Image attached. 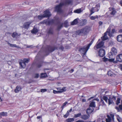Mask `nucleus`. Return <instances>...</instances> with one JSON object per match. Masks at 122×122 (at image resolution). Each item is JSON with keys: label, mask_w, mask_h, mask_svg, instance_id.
<instances>
[{"label": "nucleus", "mask_w": 122, "mask_h": 122, "mask_svg": "<svg viewBox=\"0 0 122 122\" xmlns=\"http://www.w3.org/2000/svg\"><path fill=\"white\" fill-rule=\"evenodd\" d=\"M100 103H102L103 105H104L105 104L102 99H101L100 100Z\"/></svg>", "instance_id": "nucleus-49"}, {"label": "nucleus", "mask_w": 122, "mask_h": 122, "mask_svg": "<svg viewBox=\"0 0 122 122\" xmlns=\"http://www.w3.org/2000/svg\"><path fill=\"white\" fill-rule=\"evenodd\" d=\"M116 12V11L115 10H113L112 11L110 14L112 15H114L115 14Z\"/></svg>", "instance_id": "nucleus-45"}, {"label": "nucleus", "mask_w": 122, "mask_h": 122, "mask_svg": "<svg viewBox=\"0 0 122 122\" xmlns=\"http://www.w3.org/2000/svg\"><path fill=\"white\" fill-rule=\"evenodd\" d=\"M120 5L122 6V0H121L120 1Z\"/></svg>", "instance_id": "nucleus-64"}, {"label": "nucleus", "mask_w": 122, "mask_h": 122, "mask_svg": "<svg viewBox=\"0 0 122 122\" xmlns=\"http://www.w3.org/2000/svg\"><path fill=\"white\" fill-rule=\"evenodd\" d=\"M110 30V29L109 28H108L106 32L104 33V36L103 37H101V38L103 41H105L108 39V38L107 36V33L110 37H111L112 36V34L116 32L115 29H112V30L111 32Z\"/></svg>", "instance_id": "nucleus-2"}, {"label": "nucleus", "mask_w": 122, "mask_h": 122, "mask_svg": "<svg viewBox=\"0 0 122 122\" xmlns=\"http://www.w3.org/2000/svg\"><path fill=\"white\" fill-rule=\"evenodd\" d=\"M42 63L39 62L38 63L37 65V66L38 68H40L42 66Z\"/></svg>", "instance_id": "nucleus-40"}, {"label": "nucleus", "mask_w": 122, "mask_h": 122, "mask_svg": "<svg viewBox=\"0 0 122 122\" xmlns=\"http://www.w3.org/2000/svg\"><path fill=\"white\" fill-rule=\"evenodd\" d=\"M78 19L76 18L71 23V25H76L78 23Z\"/></svg>", "instance_id": "nucleus-19"}, {"label": "nucleus", "mask_w": 122, "mask_h": 122, "mask_svg": "<svg viewBox=\"0 0 122 122\" xmlns=\"http://www.w3.org/2000/svg\"><path fill=\"white\" fill-rule=\"evenodd\" d=\"M69 110L67 111V112L66 113V114L64 115L63 117L65 118H67L69 115Z\"/></svg>", "instance_id": "nucleus-36"}, {"label": "nucleus", "mask_w": 122, "mask_h": 122, "mask_svg": "<svg viewBox=\"0 0 122 122\" xmlns=\"http://www.w3.org/2000/svg\"><path fill=\"white\" fill-rule=\"evenodd\" d=\"M59 49H60L62 51H63L64 50V48L62 46H61V47L59 48Z\"/></svg>", "instance_id": "nucleus-55"}, {"label": "nucleus", "mask_w": 122, "mask_h": 122, "mask_svg": "<svg viewBox=\"0 0 122 122\" xmlns=\"http://www.w3.org/2000/svg\"><path fill=\"white\" fill-rule=\"evenodd\" d=\"M98 24H99V25L100 26L102 25L103 22L101 21H99L98 22Z\"/></svg>", "instance_id": "nucleus-54"}, {"label": "nucleus", "mask_w": 122, "mask_h": 122, "mask_svg": "<svg viewBox=\"0 0 122 122\" xmlns=\"http://www.w3.org/2000/svg\"><path fill=\"white\" fill-rule=\"evenodd\" d=\"M30 59H24L23 61L25 63H28L29 62Z\"/></svg>", "instance_id": "nucleus-39"}, {"label": "nucleus", "mask_w": 122, "mask_h": 122, "mask_svg": "<svg viewBox=\"0 0 122 122\" xmlns=\"http://www.w3.org/2000/svg\"><path fill=\"white\" fill-rule=\"evenodd\" d=\"M119 107L121 110H122V105H119Z\"/></svg>", "instance_id": "nucleus-57"}, {"label": "nucleus", "mask_w": 122, "mask_h": 122, "mask_svg": "<svg viewBox=\"0 0 122 122\" xmlns=\"http://www.w3.org/2000/svg\"><path fill=\"white\" fill-rule=\"evenodd\" d=\"M8 44L11 47H17V46L16 44H11L10 43H8Z\"/></svg>", "instance_id": "nucleus-42"}, {"label": "nucleus", "mask_w": 122, "mask_h": 122, "mask_svg": "<svg viewBox=\"0 0 122 122\" xmlns=\"http://www.w3.org/2000/svg\"><path fill=\"white\" fill-rule=\"evenodd\" d=\"M109 59L107 58L104 57L103 58V60L104 61L106 62L107 61H109Z\"/></svg>", "instance_id": "nucleus-47"}, {"label": "nucleus", "mask_w": 122, "mask_h": 122, "mask_svg": "<svg viewBox=\"0 0 122 122\" xmlns=\"http://www.w3.org/2000/svg\"><path fill=\"white\" fill-rule=\"evenodd\" d=\"M95 9L94 7H92L91 9L90 10L91 13L90 14V15H92L93 13H94L95 11H93Z\"/></svg>", "instance_id": "nucleus-37"}, {"label": "nucleus", "mask_w": 122, "mask_h": 122, "mask_svg": "<svg viewBox=\"0 0 122 122\" xmlns=\"http://www.w3.org/2000/svg\"><path fill=\"white\" fill-rule=\"evenodd\" d=\"M102 99L103 100H105L106 103L108 102L107 100L108 99V97L107 96H103Z\"/></svg>", "instance_id": "nucleus-34"}, {"label": "nucleus", "mask_w": 122, "mask_h": 122, "mask_svg": "<svg viewBox=\"0 0 122 122\" xmlns=\"http://www.w3.org/2000/svg\"><path fill=\"white\" fill-rule=\"evenodd\" d=\"M31 24L30 22H28L24 23L23 25V27L24 28L27 29Z\"/></svg>", "instance_id": "nucleus-15"}, {"label": "nucleus", "mask_w": 122, "mask_h": 122, "mask_svg": "<svg viewBox=\"0 0 122 122\" xmlns=\"http://www.w3.org/2000/svg\"><path fill=\"white\" fill-rule=\"evenodd\" d=\"M102 41H101L100 42H98V41L96 45L95 46L94 48L96 50L98 48H100L101 47H102L104 45V42L102 39Z\"/></svg>", "instance_id": "nucleus-5"}, {"label": "nucleus", "mask_w": 122, "mask_h": 122, "mask_svg": "<svg viewBox=\"0 0 122 122\" xmlns=\"http://www.w3.org/2000/svg\"><path fill=\"white\" fill-rule=\"evenodd\" d=\"M116 97L114 96L109 97L108 99V102L109 105L114 103V101L116 100Z\"/></svg>", "instance_id": "nucleus-8"}, {"label": "nucleus", "mask_w": 122, "mask_h": 122, "mask_svg": "<svg viewBox=\"0 0 122 122\" xmlns=\"http://www.w3.org/2000/svg\"><path fill=\"white\" fill-rule=\"evenodd\" d=\"M93 108H91L90 107H89L86 111L87 114H90L93 112Z\"/></svg>", "instance_id": "nucleus-17"}, {"label": "nucleus", "mask_w": 122, "mask_h": 122, "mask_svg": "<svg viewBox=\"0 0 122 122\" xmlns=\"http://www.w3.org/2000/svg\"><path fill=\"white\" fill-rule=\"evenodd\" d=\"M110 116L111 117L109 116L108 115H107V118L106 119V122H111V121L112 120L111 118L112 119V121H113V122H114V114H110Z\"/></svg>", "instance_id": "nucleus-9"}, {"label": "nucleus", "mask_w": 122, "mask_h": 122, "mask_svg": "<svg viewBox=\"0 0 122 122\" xmlns=\"http://www.w3.org/2000/svg\"><path fill=\"white\" fill-rule=\"evenodd\" d=\"M111 59H109V61L111 62H113L115 60L114 58H111Z\"/></svg>", "instance_id": "nucleus-48"}, {"label": "nucleus", "mask_w": 122, "mask_h": 122, "mask_svg": "<svg viewBox=\"0 0 122 122\" xmlns=\"http://www.w3.org/2000/svg\"><path fill=\"white\" fill-rule=\"evenodd\" d=\"M43 15H42L41 14L40 15L38 16V19L40 20H42L43 18H45V16Z\"/></svg>", "instance_id": "nucleus-27"}, {"label": "nucleus", "mask_w": 122, "mask_h": 122, "mask_svg": "<svg viewBox=\"0 0 122 122\" xmlns=\"http://www.w3.org/2000/svg\"><path fill=\"white\" fill-rule=\"evenodd\" d=\"M53 92L55 94L60 93L59 91H55V90H53Z\"/></svg>", "instance_id": "nucleus-53"}, {"label": "nucleus", "mask_w": 122, "mask_h": 122, "mask_svg": "<svg viewBox=\"0 0 122 122\" xmlns=\"http://www.w3.org/2000/svg\"><path fill=\"white\" fill-rule=\"evenodd\" d=\"M82 121L80 120H78L76 122H82Z\"/></svg>", "instance_id": "nucleus-63"}, {"label": "nucleus", "mask_w": 122, "mask_h": 122, "mask_svg": "<svg viewBox=\"0 0 122 122\" xmlns=\"http://www.w3.org/2000/svg\"><path fill=\"white\" fill-rule=\"evenodd\" d=\"M47 49L49 52H52L55 50L57 49V48L55 46H47Z\"/></svg>", "instance_id": "nucleus-10"}, {"label": "nucleus", "mask_w": 122, "mask_h": 122, "mask_svg": "<svg viewBox=\"0 0 122 122\" xmlns=\"http://www.w3.org/2000/svg\"><path fill=\"white\" fill-rule=\"evenodd\" d=\"M32 46L31 45L27 46V48H32Z\"/></svg>", "instance_id": "nucleus-58"}, {"label": "nucleus", "mask_w": 122, "mask_h": 122, "mask_svg": "<svg viewBox=\"0 0 122 122\" xmlns=\"http://www.w3.org/2000/svg\"><path fill=\"white\" fill-rule=\"evenodd\" d=\"M55 22L54 20L52 19L50 20H45L42 21L43 24H45L47 25H50L53 24Z\"/></svg>", "instance_id": "nucleus-6"}, {"label": "nucleus", "mask_w": 122, "mask_h": 122, "mask_svg": "<svg viewBox=\"0 0 122 122\" xmlns=\"http://www.w3.org/2000/svg\"><path fill=\"white\" fill-rule=\"evenodd\" d=\"M90 30V27L86 26L82 28L80 30H77L76 31V35H79L83 36L86 35Z\"/></svg>", "instance_id": "nucleus-1"}, {"label": "nucleus", "mask_w": 122, "mask_h": 122, "mask_svg": "<svg viewBox=\"0 0 122 122\" xmlns=\"http://www.w3.org/2000/svg\"><path fill=\"white\" fill-rule=\"evenodd\" d=\"M117 40L119 42H122V35L119 34L118 35L117 37Z\"/></svg>", "instance_id": "nucleus-16"}, {"label": "nucleus", "mask_w": 122, "mask_h": 122, "mask_svg": "<svg viewBox=\"0 0 122 122\" xmlns=\"http://www.w3.org/2000/svg\"><path fill=\"white\" fill-rule=\"evenodd\" d=\"M117 53V51L116 49L114 47H112L111 49V52L108 54V57L109 58H113V56L116 55Z\"/></svg>", "instance_id": "nucleus-4"}, {"label": "nucleus", "mask_w": 122, "mask_h": 122, "mask_svg": "<svg viewBox=\"0 0 122 122\" xmlns=\"http://www.w3.org/2000/svg\"><path fill=\"white\" fill-rule=\"evenodd\" d=\"M68 23V22L67 20H66L64 21V24L65 25L64 26L65 27H66L67 26Z\"/></svg>", "instance_id": "nucleus-46"}, {"label": "nucleus", "mask_w": 122, "mask_h": 122, "mask_svg": "<svg viewBox=\"0 0 122 122\" xmlns=\"http://www.w3.org/2000/svg\"><path fill=\"white\" fill-rule=\"evenodd\" d=\"M39 74H38V73H36V74H35V75L34 77L35 78H37L39 77Z\"/></svg>", "instance_id": "nucleus-50"}, {"label": "nucleus", "mask_w": 122, "mask_h": 122, "mask_svg": "<svg viewBox=\"0 0 122 122\" xmlns=\"http://www.w3.org/2000/svg\"><path fill=\"white\" fill-rule=\"evenodd\" d=\"M72 0H66L64 2H62V3L63 5L69 4L72 5Z\"/></svg>", "instance_id": "nucleus-14"}, {"label": "nucleus", "mask_w": 122, "mask_h": 122, "mask_svg": "<svg viewBox=\"0 0 122 122\" xmlns=\"http://www.w3.org/2000/svg\"><path fill=\"white\" fill-rule=\"evenodd\" d=\"M20 34L17 33L15 32H14L12 34V36L13 38L16 37H17L19 36Z\"/></svg>", "instance_id": "nucleus-20"}, {"label": "nucleus", "mask_w": 122, "mask_h": 122, "mask_svg": "<svg viewBox=\"0 0 122 122\" xmlns=\"http://www.w3.org/2000/svg\"><path fill=\"white\" fill-rule=\"evenodd\" d=\"M94 41V40L93 39L90 43L87 46H85L82 47L80 48L79 50V51L83 53V55H85L90 47Z\"/></svg>", "instance_id": "nucleus-3"}, {"label": "nucleus", "mask_w": 122, "mask_h": 122, "mask_svg": "<svg viewBox=\"0 0 122 122\" xmlns=\"http://www.w3.org/2000/svg\"><path fill=\"white\" fill-rule=\"evenodd\" d=\"M117 120L119 122H122V120L121 118L119 116L117 118Z\"/></svg>", "instance_id": "nucleus-43"}, {"label": "nucleus", "mask_w": 122, "mask_h": 122, "mask_svg": "<svg viewBox=\"0 0 122 122\" xmlns=\"http://www.w3.org/2000/svg\"><path fill=\"white\" fill-rule=\"evenodd\" d=\"M89 117V115L88 116L86 115H81V118L84 120H86Z\"/></svg>", "instance_id": "nucleus-18"}, {"label": "nucleus", "mask_w": 122, "mask_h": 122, "mask_svg": "<svg viewBox=\"0 0 122 122\" xmlns=\"http://www.w3.org/2000/svg\"><path fill=\"white\" fill-rule=\"evenodd\" d=\"M118 32L120 33H122V29H120L118 31Z\"/></svg>", "instance_id": "nucleus-60"}, {"label": "nucleus", "mask_w": 122, "mask_h": 122, "mask_svg": "<svg viewBox=\"0 0 122 122\" xmlns=\"http://www.w3.org/2000/svg\"><path fill=\"white\" fill-rule=\"evenodd\" d=\"M21 89V87L17 86L16 87V89L15 90V93H18Z\"/></svg>", "instance_id": "nucleus-22"}, {"label": "nucleus", "mask_w": 122, "mask_h": 122, "mask_svg": "<svg viewBox=\"0 0 122 122\" xmlns=\"http://www.w3.org/2000/svg\"><path fill=\"white\" fill-rule=\"evenodd\" d=\"M41 116H38L37 117V118L38 119H39L41 118Z\"/></svg>", "instance_id": "nucleus-61"}, {"label": "nucleus", "mask_w": 122, "mask_h": 122, "mask_svg": "<svg viewBox=\"0 0 122 122\" xmlns=\"http://www.w3.org/2000/svg\"><path fill=\"white\" fill-rule=\"evenodd\" d=\"M60 90L59 91L60 93L65 91H66V87H63L62 88L60 89Z\"/></svg>", "instance_id": "nucleus-33"}, {"label": "nucleus", "mask_w": 122, "mask_h": 122, "mask_svg": "<svg viewBox=\"0 0 122 122\" xmlns=\"http://www.w3.org/2000/svg\"><path fill=\"white\" fill-rule=\"evenodd\" d=\"M45 17H49L51 16V15L49 11L48 10H46L44 11L43 14Z\"/></svg>", "instance_id": "nucleus-12"}, {"label": "nucleus", "mask_w": 122, "mask_h": 122, "mask_svg": "<svg viewBox=\"0 0 122 122\" xmlns=\"http://www.w3.org/2000/svg\"><path fill=\"white\" fill-rule=\"evenodd\" d=\"M7 113L6 112H2L0 113V116H7Z\"/></svg>", "instance_id": "nucleus-25"}, {"label": "nucleus", "mask_w": 122, "mask_h": 122, "mask_svg": "<svg viewBox=\"0 0 122 122\" xmlns=\"http://www.w3.org/2000/svg\"><path fill=\"white\" fill-rule=\"evenodd\" d=\"M47 76V74L46 73H42L41 74V78H46Z\"/></svg>", "instance_id": "nucleus-29"}, {"label": "nucleus", "mask_w": 122, "mask_h": 122, "mask_svg": "<svg viewBox=\"0 0 122 122\" xmlns=\"http://www.w3.org/2000/svg\"><path fill=\"white\" fill-rule=\"evenodd\" d=\"M116 59L117 62L122 63V53L118 55L116 57Z\"/></svg>", "instance_id": "nucleus-13"}, {"label": "nucleus", "mask_w": 122, "mask_h": 122, "mask_svg": "<svg viewBox=\"0 0 122 122\" xmlns=\"http://www.w3.org/2000/svg\"><path fill=\"white\" fill-rule=\"evenodd\" d=\"M47 91V90L46 89H41V92H46V91Z\"/></svg>", "instance_id": "nucleus-51"}, {"label": "nucleus", "mask_w": 122, "mask_h": 122, "mask_svg": "<svg viewBox=\"0 0 122 122\" xmlns=\"http://www.w3.org/2000/svg\"><path fill=\"white\" fill-rule=\"evenodd\" d=\"M95 102L94 101H92L91 102L90 105V107H95Z\"/></svg>", "instance_id": "nucleus-28"}, {"label": "nucleus", "mask_w": 122, "mask_h": 122, "mask_svg": "<svg viewBox=\"0 0 122 122\" xmlns=\"http://www.w3.org/2000/svg\"><path fill=\"white\" fill-rule=\"evenodd\" d=\"M98 55L100 57H103L105 55V50L103 49H100L98 51Z\"/></svg>", "instance_id": "nucleus-11"}, {"label": "nucleus", "mask_w": 122, "mask_h": 122, "mask_svg": "<svg viewBox=\"0 0 122 122\" xmlns=\"http://www.w3.org/2000/svg\"><path fill=\"white\" fill-rule=\"evenodd\" d=\"M38 31V30L36 28H34L31 31V32L32 33L36 34L37 33Z\"/></svg>", "instance_id": "nucleus-24"}, {"label": "nucleus", "mask_w": 122, "mask_h": 122, "mask_svg": "<svg viewBox=\"0 0 122 122\" xmlns=\"http://www.w3.org/2000/svg\"><path fill=\"white\" fill-rule=\"evenodd\" d=\"M74 119L73 118L67 119L66 120V122H72L74 121Z\"/></svg>", "instance_id": "nucleus-30"}, {"label": "nucleus", "mask_w": 122, "mask_h": 122, "mask_svg": "<svg viewBox=\"0 0 122 122\" xmlns=\"http://www.w3.org/2000/svg\"><path fill=\"white\" fill-rule=\"evenodd\" d=\"M67 103V102H66L64 103H63L62 104V106L61 107L62 108V110H63L64 108V107L66 105Z\"/></svg>", "instance_id": "nucleus-41"}, {"label": "nucleus", "mask_w": 122, "mask_h": 122, "mask_svg": "<svg viewBox=\"0 0 122 122\" xmlns=\"http://www.w3.org/2000/svg\"><path fill=\"white\" fill-rule=\"evenodd\" d=\"M120 98H118L117 99V101L116 102V104L117 105L118 104L120 103Z\"/></svg>", "instance_id": "nucleus-44"}, {"label": "nucleus", "mask_w": 122, "mask_h": 122, "mask_svg": "<svg viewBox=\"0 0 122 122\" xmlns=\"http://www.w3.org/2000/svg\"><path fill=\"white\" fill-rule=\"evenodd\" d=\"M115 108L117 110L118 112H119L120 109L118 107H116Z\"/></svg>", "instance_id": "nucleus-56"}, {"label": "nucleus", "mask_w": 122, "mask_h": 122, "mask_svg": "<svg viewBox=\"0 0 122 122\" xmlns=\"http://www.w3.org/2000/svg\"><path fill=\"white\" fill-rule=\"evenodd\" d=\"M83 22H85V23H84V24H86V22H87V21L86 20H83Z\"/></svg>", "instance_id": "nucleus-62"}, {"label": "nucleus", "mask_w": 122, "mask_h": 122, "mask_svg": "<svg viewBox=\"0 0 122 122\" xmlns=\"http://www.w3.org/2000/svg\"><path fill=\"white\" fill-rule=\"evenodd\" d=\"M107 74L108 76H112L113 75V73L111 71H109L107 72Z\"/></svg>", "instance_id": "nucleus-38"}, {"label": "nucleus", "mask_w": 122, "mask_h": 122, "mask_svg": "<svg viewBox=\"0 0 122 122\" xmlns=\"http://www.w3.org/2000/svg\"><path fill=\"white\" fill-rule=\"evenodd\" d=\"M81 113H79L77 114L74 115V117L75 118H77L81 116Z\"/></svg>", "instance_id": "nucleus-35"}, {"label": "nucleus", "mask_w": 122, "mask_h": 122, "mask_svg": "<svg viewBox=\"0 0 122 122\" xmlns=\"http://www.w3.org/2000/svg\"><path fill=\"white\" fill-rule=\"evenodd\" d=\"M82 12V10L81 8L77 9L74 11V12L78 14L81 13Z\"/></svg>", "instance_id": "nucleus-26"}, {"label": "nucleus", "mask_w": 122, "mask_h": 122, "mask_svg": "<svg viewBox=\"0 0 122 122\" xmlns=\"http://www.w3.org/2000/svg\"><path fill=\"white\" fill-rule=\"evenodd\" d=\"M100 6V4H98L96 5L95 7V8H99Z\"/></svg>", "instance_id": "nucleus-52"}, {"label": "nucleus", "mask_w": 122, "mask_h": 122, "mask_svg": "<svg viewBox=\"0 0 122 122\" xmlns=\"http://www.w3.org/2000/svg\"><path fill=\"white\" fill-rule=\"evenodd\" d=\"M74 71V70L73 69H71V70L69 71L71 73H72Z\"/></svg>", "instance_id": "nucleus-59"}, {"label": "nucleus", "mask_w": 122, "mask_h": 122, "mask_svg": "<svg viewBox=\"0 0 122 122\" xmlns=\"http://www.w3.org/2000/svg\"><path fill=\"white\" fill-rule=\"evenodd\" d=\"M63 23L60 24L59 25V23H57V30H59L62 27Z\"/></svg>", "instance_id": "nucleus-23"}, {"label": "nucleus", "mask_w": 122, "mask_h": 122, "mask_svg": "<svg viewBox=\"0 0 122 122\" xmlns=\"http://www.w3.org/2000/svg\"><path fill=\"white\" fill-rule=\"evenodd\" d=\"M48 33L49 34H52L53 33V30L51 28H50Z\"/></svg>", "instance_id": "nucleus-32"}, {"label": "nucleus", "mask_w": 122, "mask_h": 122, "mask_svg": "<svg viewBox=\"0 0 122 122\" xmlns=\"http://www.w3.org/2000/svg\"><path fill=\"white\" fill-rule=\"evenodd\" d=\"M98 18V16L97 15H96L94 16H91L90 17V19L92 20H95L96 18L97 19Z\"/></svg>", "instance_id": "nucleus-31"}, {"label": "nucleus", "mask_w": 122, "mask_h": 122, "mask_svg": "<svg viewBox=\"0 0 122 122\" xmlns=\"http://www.w3.org/2000/svg\"><path fill=\"white\" fill-rule=\"evenodd\" d=\"M63 5V4H62V2H61L59 5H57L56 7L55 8L56 11L57 12L61 13L62 11L61 7Z\"/></svg>", "instance_id": "nucleus-7"}, {"label": "nucleus", "mask_w": 122, "mask_h": 122, "mask_svg": "<svg viewBox=\"0 0 122 122\" xmlns=\"http://www.w3.org/2000/svg\"><path fill=\"white\" fill-rule=\"evenodd\" d=\"M20 64L22 68H24L26 65L25 63L23 61H22L20 62Z\"/></svg>", "instance_id": "nucleus-21"}]
</instances>
